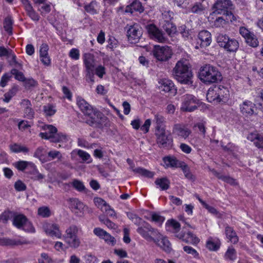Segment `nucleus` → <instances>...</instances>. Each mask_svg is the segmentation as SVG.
<instances>
[{
  "label": "nucleus",
  "mask_w": 263,
  "mask_h": 263,
  "mask_svg": "<svg viewBox=\"0 0 263 263\" xmlns=\"http://www.w3.org/2000/svg\"><path fill=\"white\" fill-rule=\"evenodd\" d=\"M32 168V171H31L30 174L31 175V178L35 180H42L45 177V176L42 174L40 173L35 168L34 165H32L31 166Z\"/></svg>",
  "instance_id": "obj_52"
},
{
  "label": "nucleus",
  "mask_w": 263,
  "mask_h": 263,
  "mask_svg": "<svg viewBox=\"0 0 263 263\" xmlns=\"http://www.w3.org/2000/svg\"><path fill=\"white\" fill-rule=\"evenodd\" d=\"M130 9L132 13L133 11L142 12L144 11V8L142 6L141 3L138 1H134L130 5Z\"/></svg>",
  "instance_id": "obj_47"
},
{
  "label": "nucleus",
  "mask_w": 263,
  "mask_h": 263,
  "mask_svg": "<svg viewBox=\"0 0 263 263\" xmlns=\"http://www.w3.org/2000/svg\"><path fill=\"white\" fill-rule=\"evenodd\" d=\"M78 228L75 225H71L66 229L63 237L69 247L76 249L80 246V240L78 236Z\"/></svg>",
  "instance_id": "obj_4"
},
{
  "label": "nucleus",
  "mask_w": 263,
  "mask_h": 263,
  "mask_svg": "<svg viewBox=\"0 0 263 263\" xmlns=\"http://www.w3.org/2000/svg\"><path fill=\"white\" fill-rule=\"evenodd\" d=\"M239 47V43L235 39H229V41L226 43L223 48L230 52L236 51Z\"/></svg>",
  "instance_id": "obj_34"
},
{
  "label": "nucleus",
  "mask_w": 263,
  "mask_h": 263,
  "mask_svg": "<svg viewBox=\"0 0 263 263\" xmlns=\"http://www.w3.org/2000/svg\"><path fill=\"white\" fill-rule=\"evenodd\" d=\"M8 57L11 59L10 61V65L19 68H21L22 66V63L16 60V57L12 51H11L10 54H9V56H8Z\"/></svg>",
  "instance_id": "obj_64"
},
{
  "label": "nucleus",
  "mask_w": 263,
  "mask_h": 263,
  "mask_svg": "<svg viewBox=\"0 0 263 263\" xmlns=\"http://www.w3.org/2000/svg\"><path fill=\"white\" fill-rule=\"evenodd\" d=\"M199 78L202 82L207 84L217 83L222 79L217 68L211 65H205L200 68Z\"/></svg>",
  "instance_id": "obj_2"
},
{
  "label": "nucleus",
  "mask_w": 263,
  "mask_h": 263,
  "mask_svg": "<svg viewBox=\"0 0 263 263\" xmlns=\"http://www.w3.org/2000/svg\"><path fill=\"white\" fill-rule=\"evenodd\" d=\"M130 168L135 173L139 174L143 176L144 177H146L148 178H152L154 173L152 172H150L147 170L144 169L141 167H137L135 168L134 163L133 164L129 165Z\"/></svg>",
  "instance_id": "obj_33"
},
{
  "label": "nucleus",
  "mask_w": 263,
  "mask_h": 263,
  "mask_svg": "<svg viewBox=\"0 0 263 263\" xmlns=\"http://www.w3.org/2000/svg\"><path fill=\"white\" fill-rule=\"evenodd\" d=\"M183 249L187 254L192 255L194 258H198L199 257V253L192 247L186 246L183 247Z\"/></svg>",
  "instance_id": "obj_57"
},
{
  "label": "nucleus",
  "mask_w": 263,
  "mask_h": 263,
  "mask_svg": "<svg viewBox=\"0 0 263 263\" xmlns=\"http://www.w3.org/2000/svg\"><path fill=\"white\" fill-rule=\"evenodd\" d=\"M146 29L151 39L160 43L166 42V38L162 32L154 24L148 25Z\"/></svg>",
  "instance_id": "obj_11"
},
{
  "label": "nucleus",
  "mask_w": 263,
  "mask_h": 263,
  "mask_svg": "<svg viewBox=\"0 0 263 263\" xmlns=\"http://www.w3.org/2000/svg\"><path fill=\"white\" fill-rule=\"evenodd\" d=\"M77 104L81 110L85 115L90 114L93 109L84 99L81 97L77 98Z\"/></svg>",
  "instance_id": "obj_26"
},
{
  "label": "nucleus",
  "mask_w": 263,
  "mask_h": 263,
  "mask_svg": "<svg viewBox=\"0 0 263 263\" xmlns=\"http://www.w3.org/2000/svg\"><path fill=\"white\" fill-rule=\"evenodd\" d=\"M173 75L181 84L190 85L193 83V73L186 60L181 59L177 62L173 70Z\"/></svg>",
  "instance_id": "obj_1"
},
{
  "label": "nucleus",
  "mask_w": 263,
  "mask_h": 263,
  "mask_svg": "<svg viewBox=\"0 0 263 263\" xmlns=\"http://www.w3.org/2000/svg\"><path fill=\"white\" fill-rule=\"evenodd\" d=\"M37 214L43 218L49 217L51 215V211L48 207L43 206L38 209Z\"/></svg>",
  "instance_id": "obj_48"
},
{
  "label": "nucleus",
  "mask_w": 263,
  "mask_h": 263,
  "mask_svg": "<svg viewBox=\"0 0 263 263\" xmlns=\"http://www.w3.org/2000/svg\"><path fill=\"white\" fill-rule=\"evenodd\" d=\"M43 229L46 234L57 238L62 237L61 231L59 229L58 224L52 223H46L43 225Z\"/></svg>",
  "instance_id": "obj_15"
},
{
  "label": "nucleus",
  "mask_w": 263,
  "mask_h": 263,
  "mask_svg": "<svg viewBox=\"0 0 263 263\" xmlns=\"http://www.w3.org/2000/svg\"><path fill=\"white\" fill-rule=\"evenodd\" d=\"M248 140L253 142L254 144L259 148H263V135L257 132L250 133L247 136Z\"/></svg>",
  "instance_id": "obj_20"
},
{
  "label": "nucleus",
  "mask_w": 263,
  "mask_h": 263,
  "mask_svg": "<svg viewBox=\"0 0 263 263\" xmlns=\"http://www.w3.org/2000/svg\"><path fill=\"white\" fill-rule=\"evenodd\" d=\"M166 227L168 231L177 234L180 230V224L174 219L168 220L166 223Z\"/></svg>",
  "instance_id": "obj_31"
},
{
  "label": "nucleus",
  "mask_w": 263,
  "mask_h": 263,
  "mask_svg": "<svg viewBox=\"0 0 263 263\" xmlns=\"http://www.w3.org/2000/svg\"><path fill=\"white\" fill-rule=\"evenodd\" d=\"M68 202L69 208L77 215L80 216L82 214L84 205L77 198H70Z\"/></svg>",
  "instance_id": "obj_18"
},
{
  "label": "nucleus",
  "mask_w": 263,
  "mask_h": 263,
  "mask_svg": "<svg viewBox=\"0 0 263 263\" xmlns=\"http://www.w3.org/2000/svg\"><path fill=\"white\" fill-rule=\"evenodd\" d=\"M153 53L157 60L166 61L171 58L172 52L168 46L155 45L153 50Z\"/></svg>",
  "instance_id": "obj_9"
},
{
  "label": "nucleus",
  "mask_w": 263,
  "mask_h": 263,
  "mask_svg": "<svg viewBox=\"0 0 263 263\" xmlns=\"http://www.w3.org/2000/svg\"><path fill=\"white\" fill-rule=\"evenodd\" d=\"M38 8V11H39L41 15H44L47 13H48L51 11V6L49 4H44Z\"/></svg>",
  "instance_id": "obj_63"
},
{
  "label": "nucleus",
  "mask_w": 263,
  "mask_h": 263,
  "mask_svg": "<svg viewBox=\"0 0 263 263\" xmlns=\"http://www.w3.org/2000/svg\"><path fill=\"white\" fill-rule=\"evenodd\" d=\"M88 118L86 122L87 124L95 127L101 128L105 124L107 118L100 111L93 109L90 114H87Z\"/></svg>",
  "instance_id": "obj_5"
},
{
  "label": "nucleus",
  "mask_w": 263,
  "mask_h": 263,
  "mask_svg": "<svg viewBox=\"0 0 263 263\" xmlns=\"http://www.w3.org/2000/svg\"><path fill=\"white\" fill-rule=\"evenodd\" d=\"M206 246L211 251H216L219 248V243L218 241H215L212 238H210L207 241Z\"/></svg>",
  "instance_id": "obj_51"
},
{
  "label": "nucleus",
  "mask_w": 263,
  "mask_h": 263,
  "mask_svg": "<svg viewBox=\"0 0 263 263\" xmlns=\"http://www.w3.org/2000/svg\"><path fill=\"white\" fill-rule=\"evenodd\" d=\"M17 90L15 88H12L9 91L5 93L3 101L5 102H9L11 98L14 96L16 93Z\"/></svg>",
  "instance_id": "obj_59"
},
{
  "label": "nucleus",
  "mask_w": 263,
  "mask_h": 263,
  "mask_svg": "<svg viewBox=\"0 0 263 263\" xmlns=\"http://www.w3.org/2000/svg\"><path fill=\"white\" fill-rule=\"evenodd\" d=\"M216 88L218 95V102H226L228 100L230 96L228 89L221 85L216 86Z\"/></svg>",
  "instance_id": "obj_25"
},
{
  "label": "nucleus",
  "mask_w": 263,
  "mask_h": 263,
  "mask_svg": "<svg viewBox=\"0 0 263 263\" xmlns=\"http://www.w3.org/2000/svg\"><path fill=\"white\" fill-rule=\"evenodd\" d=\"M156 135L157 136V143L162 146H166L170 142L168 136L166 135L164 128H158L156 130Z\"/></svg>",
  "instance_id": "obj_23"
},
{
  "label": "nucleus",
  "mask_w": 263,
  "mask_h": 263,
  "mask_svg": "<svg viewBox=\"0 0 263 263\" xmlns=\"http://www.w3.org/2000/svg\"><path fill=\"white\" fill-rule=\"evenodd\" d=\"M155 243L167 253H170L172 251L171 242L166 237L163 236L161 234L159 238V242Z\"/></svg>",
  "instance_id": "obj_27"
},
{
  "label": "nucleus",
  "mask_w": 263,
  "mask_h": 263,
  "mask_svg": "<svg viewBox=\"0 0 263 263\" xmlns=\"http://www.w3.org/2000/svg\"><path fill=\"white\" fill-rule=\"evenodd\" d=\"M205 6L200 2H196L192 5L190 8V11L192 13L200 14L205 10Z\"/></svg>",
  "instance_id": "obj_40"
},
{
  "label": "nucleus",
  "mask_w": 263,
  "mask_h": 263,
  "mask_svg": "<svg viewBox=\"0 0 263 263\" xmlns=\"http://www.w3.org/2000/svg\"><path fill=\"white\" fill-rule=\"evenodd\" d=\"M225 232L227 237L232 243L235 244L238 241V237L233 228L227 226L225 229Z\"/></svg>",
  "instance_id": "obj_32"
},
{
  "label": "nucleus",
  "mask_w": 263,
  "mask_h": 263,
  "mask_svg": "<svg viewBox=\"0 0 263 263\" xmlns=\"http://www.w3.org/2000/svg\"><path fill=\"white\" fill-rule=\"evenodd\" d=\"M199 101L192 95L186 94L182 97L181 109L185 111H193L197 109Z\"/></svg>",
  "instance_id": "obj_8"
},
{
  "label": "nucleus",
  "mask_w": 263,
  "mask_h": 263,
  "mask_svg": "<svg viewBox=\"0 0 263 263\" xmlns=\"http://www.w3.org/2000/svg\"><path fill=\"white\" fill-rule=\"evenodd\" d=\"M12 20L10 17H7L5 18L4 23V27L5 30L9 34L12 33Z\"/></svg>",
  "instance_id": "obj_54"
},
{
  "label": "nucleus",
  "mask_w": 263,
  "mask_h": 263,
  "mask_svg": "<svg viewBox=\"0 0 263 263\" xmlns=\"http://www.w3.org/2000/svg\"><path fill=\"white\" fill-rule=\"evenodd\" d=\"M40 136L45 139H48L51 142L61 143L62 144L59 145V147L63 146L68 140V137L63 133H55L53 136H48L47 134H40Z\"/></svg>",
  "instance_id": "obj_14"
},
{
  "label": "nucleus",
  "mask_w": 263,
  "mask_h": 263,
  "mask_svg": "<svg viewBox=\"0 0 263 263\" xmlns=\"http://www.w3.org/2000/svg\"><path fill=\"white\" fill-rule=\"evenodd\" d=\"M46 152L42 147H39L34 153V157L39 158L40 160L44 159L45 156Z\"/></svg>",
  "instance_id": "obj_62"
},
{
  "label": "nucleus",
  "mask_w": 263,
  "mask_h": 263,
  "mask_svg": "<svg viewBox=\"0 0 263 263\" xmlns=\"http://www.w3.org/2000/svg\"><path fill=\"white\" fill-rule=\"evenodd\" d=\"M256 108L255 104L249 100H245L239 105L241 113L246 117L252 116Z\"/></svg>",
  "instance_id": "obj_16"
},
{
  "label": "nucleus",
  "mask_w": 263,
  "mask_h": 263,
  "mask_svg": "<svg viewBox=\"0 0 263 263\" xmlns=\"http://www.w3.org/2000/svg\"><path fill=\"white\" fill-rule=\"evenodd\" d=\"M198 38L200 41V46L205 47L209 46L212 42L211 33L207 30H202L198 33Z\"/></svg>",
  "instance_id": "obj_19"
},
{
  "label": "nucleus",
  "mask_w": 263,
  "mask_h": 263,
  "mask_svg": "<svg viewBox=\"0 0 263 263\" xmlns=\"http://www.w3.org/2000/svg\"><path fill=\"white\" fill-rule=\"evenodd\" d=\"M137 232L147 241H153L155 243L159 242L161 233L156 229L153 228L148 222L139 227Z\"/></svg>",
  "instance_id": "obj_3"
},
{
  "label": "nucleus",
  "mask_w": 263,
  "mask_h": 263,
  "mask_svg": "<svg viewBox=\"0 0 263 263\" xmlns=\"http://www.w3.org/2000/svg\"><path fill=\"white\" fill-rule=\"evenodd\" d=\"M155 183L162 190H166L170 187V182L166 178H161L157 179Z\"/></svg>",
  "instance_id": "obj_39"
},
{
  "label": "nucleus",
  "mask_w": 263,
  "mask_h": 263,
  "mask_svg": "<svg viewBox=\"0 0 263 263\" xmlns=\"http://www.w3.org/2000/svg\"><path fill=\"white\" fill-rule=\"evenodd\" d=\"M163 161L167 167H180L183 163V161L178 160L176 157L171 156L164 157Z\"/></svg>",
  "instance_id": "obj_30"
},
{
  "label": "nucleus",
  "mask_w": 263,
  "mask_h": 263,
  "mask_svg": "<svg viewBox=\"0 0 263 263\" xmlns=\"http://www.w3.org/2000/svg\"><path fill=\"white\" fill-rule=\"evenodd\" d=\"M180 168H181L185 177L192 181L195 180V176L191 172L189 166L185 164L184 162L180 166Z\"/></svg>",
  "instance_id": "obj_38"
},
{
  "label": "nucleus",
  "mask_w": 263,
  "mask_h": 263,
  "mask_svg": "<svg viewBox=\"0 0 263 263\" xmlns=\"http://www.w3.org/2000/svg\"><path fill=\"white\" fill-rule=\"evenodd\" d=\"M86 75L85 79L86 81L90 84L92 85L95 83V73L93 70H85Z\"/></svg>",
  "instance_id": "obj_56"
},
{
  "label": "nucleus",
  "mask_w": 263,
  "mask_h": 263,
  "mask_svg": "<svg viewBox=\"0 0 263 263\" xmlns=\"http://www.w3.org/2000/svg\"><path fill=\"white\" fill-rule=\"evenodd\" d=\"M191 133L192 131L187 125L183 123L175 124L173 128V134L179 139H186Z\"/></svg>",
  "instance_id": "obj_10"
},
{
  "label": "nucleus",
  "mask_w": 263,
  "mask_h": 263,
  "mask_svg": "<svg viewBox=\"0 0 263 263\" xmlns=\"http://www.w3.org/2000/svg\"><path fill=\"white\" fill-rule=\"evenodd\" d=\"M141 35V29L137 24L130 26L127 30V36L130 43H137Z\"/></svg>",
  "instance_id": "obj_12"
},
{
  "label": "nucleus",
  "mask_w": 263,
  "mask_h": 263,
  "mask_svg": "<svg viewBox=\"0 0 263 263\" xmlns=\"http://www.w3.org/2000/svg\"><path fill=\"white\" fill-rule=\"evenodd\" d=\"M43 110L46 116H52L57 111L55 106L49 104L44 106Z\"/></svg>",
  "instance_id": "obj_50"
},
{
  "label": "nucleus",
  "mask_w": 263,
  "mask_h": 263,
  "mask_svg": "<svg viewBox=\"0 0 263 263\" xmlns=\"http://www.w3.org/2000/svg\"><path fill=\"white\" fill-rule=\"evenodd\" d=\"M163 28L170 36H173L176 32V27L169 22H165L163 26Z\"/></svg>",
  "instance_id": "obj_41"
},
{
  "label": "nucleus",
  "mask_w": 263,
  "mask_h": 263,
  "mask_svg": "<svg viewBox=\"0 0 263 263\" xmlns=\"http://www.w3.org/2000/svg\"><path fill=\"white\" fill-rule=\"evenodd\" d=\"M93 201L96 205L102 211H104V208L108 205L106 202L101 198H95Z\"/></svg>",
  "instance_id": "obj_61"
},
{
  "label": "nucleus",
  "mask_w": 263,
  "mask_h": 263,
  "mask_svg": "<svg viewBox=\"0 0 263 263\" xmlns=\"http://www.w3.org/2000/svg\"><path fill=\"white\" fill-rule=\"evenodd\" d=\"M212 172L213 174L217 177L219 179L222 180L224 182H226L228 183H229L231 185H235L236 184V182L235 179L230 177L228 176L223 175L219 173H218L215 170H213Z\"/></svg>",
  "instance_id": "obj_37"
},
{
  "label": "nucleus",
  "mask_w": 263,
  "mask_h": 263,
  "mask_svg": "<svg viewBox=\"0 0 263 263\" xmlns=\"http://www.w3.org/2000/svg\"><path fill=\"white\" fill-rule=\"evenodd\" d=\"M176 236L183 241L192 245H196L199 242V239L190 232L186 234L181 233L176 234Z\"/></svg>",
  "instance_id": "obj_21"
},
{
  "label": "nucleus",
  "mask_w": 263,
  "mask_h": 263,
  "mask_svg": "<svg viewBox=\"0 0 263 263\" xmlns=\"http://www.w3.org/2000/svg\"><path fill=\"white\" fill-rule=\"evenodd\" d=\"M40 136L45 139H48L51 142L61 143L62 144L59 145V147L63 146L68 140V137L63 133H55L53 136H48L47 134H40Z\"/></svg>",
  "instance_id": "obj_13"
},
{
  "label": "nucleus",
  "mask_w": 263,
  "mask_h": 263,
  "mask_svg": "<svg viewBox=\"0 0 263 263\" xmlns=\"http://www.w3.org/2000/svg\"><path fill=\"white\" fill-rule=\"evenodd\" d=\"M239 32L240 35L245 39L246 41L253 33L245 27H240L239 29Z\"/></svg>",
  "instance_id": "obj_60"
},
{
  "label": "nucleus",
  "mask_w": 263,
  "mask_h": 263,
  "mask_svg": "<svg viewBox=\"0 0 263 263\" xmlns=\"http://www.w3.org/2000/svg\"><path fill=\"white\" fill-rule=\"evenodd\" d=\"M230 37L226 34L219 33L216 36V41L218 45L223 47L226 45V43L229 41Z\"/></svg>",
  "instance_id": "obj_45"
},
{
  "label": "nucleus",
  "mask_w": 263,
  "mask_h": 263,
  "mask_svg": "<svg viewBox=\"0 0 263 263\" xmlns=\"http://www.w3.org/2000/svg\"><path fill=\"white\" fill-rule=\"evenodd\" d=\"M74 155H78L82 159L83 162L90 163L92 162V159L91 158L90 155L85 151L81 149L73 150L71 152V155L72 157Z\"/></svg>",
  "instance_id": "obj_29"
},
{
  "label": "nucleus",
  "mask_w": 263,
  "mask_h": 263,
  "mask_svg": "<svg viewBox=\"0 0 263 263\" xmlns=\"http://www.w3.org/2000/svg\"><path fill=\"white\" fill-rule=\"evenodd\" d=\"M82 58L85 70H93L96 66L94 55L90 53H85Z\"/></svg>",
  "instance_id": "obj_24"
},
{
  "label": "nucleus",
  "mask_w": 263,
  "mask_h": 263,
  "mask_svg": "<svg viewBox=\"0 0 263 263\" xmlns=\"http://www.w3.org/2000/svg\"><path fill=\"white\" fill-rule=\"evenodd\" d=\"M42 128L46 130V132L40 134H47L48 136H52V135L53 136L58 131L57 128L52 125H45Z\"/></svg>",
  "instance_id": "obj_53"
},
{
  "label": "nucleus",
  "mask_w": 263,
  "mask_h": 263,
  "mask_svg": "<svg viewBox=\"0 0 263 263\" xmlns=\"http://www.w3.org/2000/svg\"><path fill=\"white\" fill-rule=\"evenodd\" d=\"M11 151L13 153H23L24 154L29 152V148L23 145L18 143H14L9 145Z\"/></svg>",
  "instance_id": "obj_35"
},
{
  "label": "nucleus",
  "mask_w": 263,
  "mask_h": 263,
  "mask_svg": "<svg viewBox=\"0 0 263 263\" xmlns=\"http://www.w3.org/2000/svg\"><path fill=\"white\" fill-rule=\"evenodd\" d=\"M160 84V88L161 90L166 92L175 93L176 89L175 88L173 82L168 79H162L159 82Z\"/></svg>",
  "instance_id": "obj_22"
},
{
  "label": "nucleus",
  "mask_w": 263,
  "mask_h": 263,
  "mask_svg": "<svg viewBox=\"0 0 263 263\" xmlns=\"http://www.w3.org/2000/svg\"><path fill=\"white\" fill-rule=\"evenodd\" d=\"M1 244L3 245H20L26 243V241H21L20 240H14L5 238L1 240Z\"/></svg>",
  "instance_id": "obj_49"
},
{
  "label": "nucleus",
  "mask_w": 263,
  "mask_h": 263,
  "mask_svg": "<svg viewBox=\"0 0 263 263\" xmlns=\"http://www.w3.org/2000/svg\"><path fill=\"white\" fill-rule=\"evenodd\" d=\"M246 42L249 46L252 47H256L259 45L258 39L254 33L252 34V35L250 36Z\"/></svg>",
  "instance_id": "obj_55"
},
{
  "label": "nucleus",
  "mask_w": 263,
  "mask_h": 263,
  "mask_svg": "<svg viewBox=\"0 0 263 263\" xmlns=\"http://www.w3.org/2000/svg\"><path fill=\"white\" fill-rule=\"evenodd\" d=\"M206 99L210 102H218V95L216 86L209 89L206 93Z\"/></svg>",
  "instance_id": "obj_36"
},
{
  "label": "nucleus",
  "mask_w": 263,
  "mask_h": 263,
  "mask_svg": "<svg viewBox=\"0 0 263 263\" xmlns=\"http://www.w3.org/2000/svg\"><path fill=\"white\" fill-rule=\"evenodd\" d=\"M233 9L231 0H216L212 7L213 14L225 15L229 10Z\"/></svg>",
  "instance_id": "obj_7"
},
{
  "label": "nucleus",
  "mask_w": 263,
  "mask_h": 263,
  "mask_svg": "<svg viewBox=\"0 0 263 263\" xmlns=\"http://www.w3.org/2000/svg\"><path fill=\"white\" fill-rule=\"evenodd\" d=\"M211 25L213 27L226 29L229 26V22L223 16H218L211 21Z\"/></svg>",
  "instance_id": "obj_28"
},
{
  "label": "nucleus",
  "mask_w": 263,
  "mask_h": 263,
  "mask_svg": "<svg viewBox=\"0 0 263 263\" xmlns=\"http://www.w3.org/2000/svg\"><path fill=\"white\" fill-rule=\"evenodd\" d=\"M153 121L157 124L156 130H158V128H162L161 126L164 122L165 118L161 114L158 112L155 113Z\"/></svg>",
  "instance_id": "obj_44"
},
{
  "label": "nucleus",
  "mask_w": 263,
  "mask_h": 263,
  "mask_svg": "<svg viewBox=\"0 0 263 263\" xmlns=\"http://www.w3.org/2000/svg\"><path fill=\"white\" fill-rule=\"evenodd\" d=\"M30 165L31 167L33 165L32 163H30L26 161H18L13 163V165L19 171H23L27 167Z\"/></svg>",
  "instance_id": "obj_46"
},
{
  "label": "nucleus",
  "mask_w": 263,
  "mask_h": 263,
  "mask_svg": "<svg viewBox=\"0 0 263 263\" xmlns=\"http://www.w3.org/2000/svg\"><path fill=\"white\" fill-rule=\"evenodd\" d=\"M93 72L99 78L102 79L106 73V69L104 65L100 64L95 67Z\"/></svg>",
  "instance_id": "obj_42"
},
{
  "label": "nucleus",
  "mask_w": 263,
  "mask_h": 263,
  "mask_svg": "<svg viewBox=\"0 0 263 263\" xmlns=\"http://www.w3.org/2000/svg\"><path fill=\"white\" fill-rule=\"evenodd\" d=\"M179 30L182 37L185 40H189L191 38V32L189 29H187L185 26L183 25L180 27Z\"/></svg>",
  "instance_id": "obj_58"
},
{
  "label": "nucleus",
  "mask_w": 263,
  "mask_h": 263,
  "mask_svg": "<svg viewBox=\"0 0 263 263\" xmlns=\"http://www.w3.org/2000/svg\"><path fill=\"white\" fill-rule=\"evenodd\" d=\"M236 257L237 253L236 250L232 247H229L224 254L225 259L234 261L236 259Z\"/></svg>",
  "instance_id": "obj_43"
},
{
  "label": "nucleus",
  "mask_w": 263,
  "mask_h": 263,
  "mask_svg": "<svg viewBox=\"0 0 263 263\" xmlns=\"http://www.w3.org/2000/svg\"><path fill=\"white\" fill-rule=\"evenodd\" d=\"M13 224L17 228L23 229L26 232L31 233L35 232V229L32 223L23 214L13 215Z\"/></svg>",
  "instance_id": "obj_6"
},
{
  "label": "nucleus",
  "mask_w": 263,
  "mask_h": 263,
  "mask_svg": "<svg viewBox=\"0 0 263 263\" xmlns=\"http://www.w3.org/2000/svg\"><path fill=\"white\" fill-rule=\"evenodd\" d=\"M20 105L23 109L25 117L29 119L34 118V111L32 107L31 103L29 100H22L20 102Z\"/></svg>",
  "instance_id": "obj_17"
}]
</instances>
